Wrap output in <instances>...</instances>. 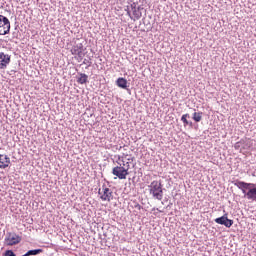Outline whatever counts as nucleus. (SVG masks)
<instances>
[{
	"mask_svg": "<svg viewBox=\"0 0 256 256\" xmlns=\"http://www.w3.org/2000/svg\"><path fill=\"white\" fill-rule=\"evenodd\" d=\"M149 194L152 195L153 199L157 201L163 200V184L161 182L154 180L148 185Z\"/></svg>",
	"mask_w": 256,
	"mask_h": 256,
	"instance_id": "obj_1",
	"label": "nucleus"
},
{
	"mask_svg": "<svg viewBox=\"0 0 256 256\" xmlns=\"http://www.w3.org/2000/svg\"><path fill=\"white\" fill-rule=\"evenodd\" d=\"M143 9L142 6H137V3L133 2L130 6H127L126 11L132 21H139L143 17V12H141Z\"/></svg>",
	"mask_w": 256,
	"mask_h": 256,
	"instance_id": "obj_2",
	"label": "nucleus"
},
{
	"mask_svg": "<svg viewBox=\"0 0 256 256\" xmlns=\"http://www.w3.org/2000/svg\"><path fill=\"white\" fill-rule=\"evenodd\" d=\"M22 238L15 232H7L4 238V245L7 247H13L15 245H19L21 243Z\"/></svg>",
	"mask_w": 256,
	"mask_h": 256,
	"instance_id": "obj_3",
	"label": "nucleus"
},
{
	"mask_svg": "<svg viewBox=\"0 0 256 256\" xmlns=\"http://www.w3.org/2000/svg\"><path fill=\"white\" fill-rule=\"evenodd\" d=\"M11 31V22L6 16L0 15V35H9Z\"/></svg>",
	"mask_w": 256,
	"mask_h": 256,
	"instance_id": "obj_4",
	"label": "nucleus"
},
{
	"mask_svg": "<svg viewBox=\"0 0 256 256\" xmlns=\"http://www.w3.org/2000/svg\"><path fill=\"white\" fill-rule=\"evenodd\" d=\"M112 175H115L118 179H127V175H129L128 168L123 167L121 164L120 166H115L112 169Z\"/></svg>",
	"mask_w": 256,
	"mask_h": 256,
	"instance_id": "obj_5",
	"label": "nucleus"
},
{
	"mask_svg": "<svg viewBox=\"0 0 256 256\" xmlns=\"http://www.w3.org/2000/svg\"><path fill=\"white\" fill-rule=\"evenodd\" d=\"M215 223L217 225H224V227H227V229H230V227H233V220L229 219L228 214L225 213L223 216L216 218Z\"/></svg>",
	"mask_w": 256,
	"mask_h": 256,
	"instance_id": "obj_6",
	"label": "nucleus"
},
{
	"mask_svg": "<svg viewBox=\"0 0 256 256\" xmlns=\"http://www.w3.org/2000/svg\"><path fill=\"white\" fill-rule=\"evenodd\" d=\"M83 49H84L83 43H75L72 46L70 51L73 55H77L80 58V60H82L83 57H85V53H83Z\"/></svg>",
	"mask_w": 256,
	"mask_h": 256,
	"instance_id": "obj_7",
	"label": "nucleus"
},
{
	"mask_svg": "<svg viewBox=\"0 0 256 256\" xmlns=\"http://www.w3.org/2000/svg\"><path fill=\"white\" fill-rule=\"evenodd\" d=\"M252 186H249L244 197L248 199V201H254L256 203V184L252 183Z\"/></svg>",
	"mask_w": 256,
	"mask_h": 256,
	"instance_id": "obj_8",
	"label": "nucleus"
},
{
	"mask_svg": "<svg viewBox=\"0 0 256 256\" xmlns=\"http://www.w3.org/2000/svg\"><path fill=\"white\" fill-rule=\"evenodd\" d=\"M11 63V56L0 52V69H7V66Z\"/></svg>",
	"mask_w": 256,
	"mask_h": 256,
	"instance_id": "obj_9",
	"label": "nucleus"
},
{
	"mask_svg": "<svg viewBox=\"0 0 256 256\" xmlns=\"http://www.w3.org/2000/svg\"><path fill=\"white\" fill-rule=\"evenodd\" d=\"M234 185L242 191L243 195L247 193L249 187L253 186L252 183H247L239 180L234 181Z\"/></svg>",
	"mask_w": 256,
	"mask_h": 256,
	"instance_id": "obj_10",
	"label": "nucleus"
},
{
	"mask_svg": "<svg viewBox=\"0 0 256 256\" xmlns=\"http://www.w3.org/2000/svg\"><path fill=\"white\" fill-rule=\"evenodd\" d=\"M103 195L100 197L102 201H111L113 199V191L107 188L105 184L102 186Z\"/></svg>",
	"mask_w": 256,
	"mask_h": 256,
	"instance_id": "obj_11",
	"label": "nucleus"
},
{
	"mask_svg": "<svg viewBox=\"0 0 256 256\" xmlns=\"http://www.w3.org/2000/svg\"><path fill=\"white\" fill-rule=\"evenodd\" d=\"M11 165V158L7 155L0 154V169H7Z\"/></svg>",
	"mask_w": 256,
	"mask_h": 256,
	"instance_id": "obj_12",
	"label": "nucleus"
},
{
	"mask_svg": "<svg viewBox=\"0 0 256 256\" xmlns=\"http://www.w3.org/2000/svg\"><path fill=\"white\" fill-rule=\"evenodd\" d=\"M117 87H120V89H127V91H130L127 87H129L127 79L120 77L116 80Z\"/></svg>",
	"mask_w": 256,
	"mask_h": 256,
	"instance_id": "obj_13",
	"label": "nucleus"
},
{
	"mask_svg": "<svg viewBox=\"0 0 256 256\" xmlns=\"http://www.w3.org/2000/svg\"><path fill=\"white\" fill-rule=\"evenodd\" d=\"M79 77H77V83L80 85H85L89 81V76L85 73H78Z\"/></svg>",
	"mask_w": 256,
	"mask_h": 256,
	"instance_id": "obj_14",
	"label": "nucleus"
},
{
	"mask_svg": "<svg viewBox=\"0 0 256 256\" xmlns=\"http://www.w3.org/2000/svg\"><path fill=\"white\" fill-rule=\"evenodd\" d=\"M41 253H43V249L38 248V249H34V250H28L25 254H23L22 256H33V255H41Z\"/></svg>",
	"mask_w": 256,
	"mask_h": 256,
	"instance_id": "obj_15",
	"label": "nucleus"
},
{
	"mask_svg": "<svg viewBox=\"0 0 256 256\" xmlns=\"http://www.w3.org/2000/svg\"><path fill=\"white\" fill-rule=\"evenodd\" d=\"M192 119L196 123H200L201 119H203V112H194Z\"/></svg>",
	"mask_w": 256,
	"mask_h": 256,
	"instance_id": "obj_16",
	"label": "nucleus"
},
{
	"mask_svg": "<svg viewBox=\"0 0 256 256\" xmlns=\"http://www.w3.org/2000/svg\"><path fill=\"white\" fill-rule=\"evenodd\" d=\"M3 256H17V255L15 254V252H13V250H6L3 253Z\"/></svg>",
	"mask_w": 256,
	"mask_h": 256,
	"instance_id": "obj_17",
	"label": "nucleus"
},
{
	"mask_svg": "<svg viewBox=\"0 0 256 256\" xmlns=\"http://www.w3.org/2000/svg\"><path fill=\"white\" fill-rule=\"evenodd\" d=\"M242 145H243V141L236 142L234 145V149L239 150V149H241V147H243Z\"/></svg>",
	"mask_w": 256,
	"mask_h": 256,
	"instance_id": "obj_18",
	"label": "nucleus"
},
{
	"mask_svg": "<svg viewBox=\"0 0 256 256\" xmlns=\"http://www.w3.org/2000/svg\"><path fill=\"white\" fill-rule=\"evenodd\" d=\"M83 65H88V67H91V61L84 59Z\"/></svg>",
	"mask_w": 256,
	"mask_h": 256,
	"instance_id": "obj_19",
	"label": "nucleus"
},
{
	"mask_svg": "<svg viewBox=\"0 0 256 256\" xmlns=\"http://www.w3.org/2000/svg\"><path fill=\"white\" fill-rule=\"evenodd\" d=\"M181 121L184 124V126L186 125V123H188L189 120H187V118H185L183 115L181 117Z\"/></svg>",
	"mask_w": 256,
	"mask_h": 256,
	"instance_id": "obj_20",
	"label": "nucleus"
},
{
	"mask_svg": "<svg viewBox=\"0 0 256 256\" xmlns=\"http://www.w3.org/2000/svg\"><path fill=\"white\" fill-rule=\"evenodd\" d=\"M121 166L125 167V169H128V171L130 169L129 162H127L126 164H125V162H123V164H121Z\"/></svg>",
	"mask_w": 256,
	"mask_h": 256,
	"instance_id": "obj_21",
	"label": "nucleus"
},
{
	"mask_svg": "<svg viewBox=\"0 0 256 256\" xmlns=\"http://www.w3.org/2000/svg\"><path fill=\"white\" fill-rule=\"evenodd\" d=\"M121 166L125 167V169H128V171L130 169L129 162H127L126 164H125V162H123V164H121Z\"/></svg>",
	"mask_w": 256,
	"mask_h": 256,
	"instance_id": "obj_22",
	"label": "nucleus"
},
{
	"mask_svg": "<svg viewBox=\"0 0 256 256\" xmlns=\"http://www.w3.org/2000/svg\"><path fill=\"white\" fill-rule=\"evenodd\" d=\"M187 125H189V127H193V122L188 120V123H186V125H184V127H187Z\"/></svg>",
	"mask_w": 256,
	"mask_h": 256,
	"instance_id": "obj_23",
	"label": "nucleus"
},
{
	"mask_svg": "<svg viewBox=\"0 0 256 256\" xmlns=\"http://www.w3.org/2000/svg\"><path fill=\"white\" fill-rule=\"evenodd\" d=\"M182 116H184L186 119H191V115H189V114H184Z\"/></svg>",
	"mask_w": 256,
	"mask_h": 256,
	"instance_id": "obj_24",
	"label": "nucleus"
},
{
	"mask_svg": "<svg viewBox=\"0 0 256 256\" xmlns=\"http://www.w3.org/2000/svg\"><path fill=\"white\" fill-rule=\"evenodd\" d=\"M135 207H137L138 209H141V205L137 204Z\"/></svg>",
	"mask_w": 256,
	"mask_h": 256,
	"instance_id": "obj_25",
	"label": "nucleus"
},
{
	"mask_svg": "<svg viewBox=\"0 0 256 256\" xmlns=\"http://www.w3.org/2000/svg\"><path fill=\"white\" fill-rule=\"evenodd\" d=\"M128 161H133V159H131V158H128Z\"/></svg>",
	"mask_w": 256,
	"mask_h": 256,
	"instance_id": "obj_26",
	"label": "nucleus"
},
{
	"mask_svg": "<svg viewBox=\"0 0 256 256\" xmlns=\"http://www.w3.org/2000/svg\"><path fill=\"white\" fill-rule=\"evenodd\" d=\"M98 193H99V195H101V189H99V192H98Z\"/></svg>",
	"mask_w": 256,
	"mask_h": 256,
	"instance_id": "obj_27",
	"label": "nucleus"
}]
</instances>
